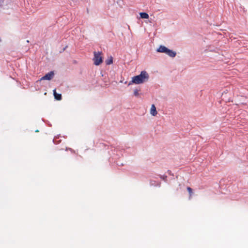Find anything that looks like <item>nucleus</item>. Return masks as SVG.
Wrapping results in <instances>:
<instances>
[{
  "label": "nucleus",
  "instance_id": "obj_1",
  "mask_svg": "<svg viewBox=\"0 0 248 248\" xmlns=\"http://www.w3.org/2000/svg\"><path fill=\"white\" fill-rule=\"evenodd\" d=\"M149 78V76L147 72L145 71H142L139 75L134 76L132 78V80L129 82L128 85L132 84H142L147 81Z\"/></svg>",
  "mask_w": 248,
  "mask_h": 248
},
{
  "label": "nucleus",
  "instance_id": "obj_2",
  "mask_svg": "<svg viewBox=\"0 0 248 248\" xmlns=\"http://www.w3.org/2000/svg\"><path fill=\"white\" fill-rule=\"evenodd\" d=\"M93 60L95 65H99L103 62L102 54L100 52H94Z\"/></svg>",
  "mask_w": 248,
  "mask_h": 248
},
{
  "label": "nucleus",
  "instance_id": "obj_3",
  "mask_svg": "<svg viewBox=\"0 0 248 248\" xmlns=\"http://www.w3.org/2000/svg\"><path fill=\"white\" fill-rule=\"evenodd\" d=\"M54 74L53 71H51L47 74H46L45 76L41 78L40 80H50L54 77Z\"/></svg>",
  "mask_w": 248,
  "mask_h": 248
},
{
  "label": "nucleus",
  "instance_id": "obj_4",
  "mask_svg": "<svg viewBox=\"0 0 248 248\" xmlns=\"http://www.w3.org/2000/svg\"><path fill=\"white\" fill-rule=\"evenodd\" d=\"M168 49V48L166 46H160L157 49V51L159 52L166 53V52H167Z\"/></svg>",
  "mask_w": 248,
  "mask_h": 248
},
{
  "label": "nucleus",
  "instance_id": "obj_5",
  "mask_svg": "<svg viewBox=\"0 0 248 248\" xmlns=\"http://www.w3.org/2000/svg\"><path fill=\"white\" fill-rule=\"evenodd\" d=\"M150 113L154 116H156L157 114L156 108L154 105H152L151 106Z\"/></svg>",
  "mask_w": 248,
  "mask_h": 248
},
{
  "label": "nucleus",
  "instance_id": "obj_6",
  "mask_svg": "<svg viewBox=\"0 0 248 248\" xmlns=\"http://www.w3.org/2000/svg\"><path fill=\"white\" fill-rule=\"evenodd\" d=\"M53 94L55 97V98L57 100H61L62 99V95L61 94H59L56 93V89L53 90Z\"/></svg>",
  "mask_w": 248,
  "mask_h": 248
},
{
  "label": "nucleus",
  "instance_id": "obj_7",
  "mask_svg": "<svg viewBox=\"0 0 248 248\" xmlns=\"http://www.w3.org/2000/svg\"><path fill=\"white\" fill-rule=\"evenodd\" d=\"M166 54L172 58L174 57L176 54V52L169 49H168L167 52Z\"/></svg>",
  "mask_w": 248,
  "mask_h": 248
},
{
  "label": "nucleus",
  "instance_id": "obj_8",
  "mask_svg": "<svg viewBox=\"0 0 248 248\" xmlns=\"http://www.w3.org/2000/svg\"><path fill=\"white\" fill-rule=\"evenodd\" d=\"M140 14L142 18L147 19L149 18V15L146 13H140Z\"/></svg>",
  "mask_w": 248,
  "mask_h": 248
},
{
  "label": "nucleus",
  "instance_id": "obj_9",
  "mask_svg": "<svg viewBox=\"0 0 248 248\" xmlns=\"http://www.w3.org/2000/svg\"><path fill=\"white\" fill-rule=\"evenodd\" d=\"M112 62H113V58L112 57H110L109 59H108V60H107L106 61V63L108 65H109V64L112 63Z\"/></svg>",
  "mask_w": 248,
  "mask_h": 248
},
{
  "label": "nucleus",
  "instance_id": "obj_10",
  "mask_svg": "<svg viewBox=\"0 0 248 248\" xmlns=\"http://www.w3.org/2000/svg\"><path fill=\"white\" fill-rule=\"evenodd\" d=\"M187 190L189 193V198H190L192 196V193H193V190L190 187H187Z\"/></svg>",
  "mask_w": 248,
  "mask_h": 248
},
{
  "label": "nucleus",
  "instance_id": "obj_11",
  "mask_svg": "<svg viewBox=\"0 0 248 248\" xmlns=\"http://www.w3.org/2000/svg\"><path fill=\"white\" fill-rule=\"evenodd\" d=\"M134 94L135 96H138L139 95V91L137 89H136L134 91Z\"/></svg>",
  "mask_w": 248,
  "mask_h": 248
}]
</instances>
